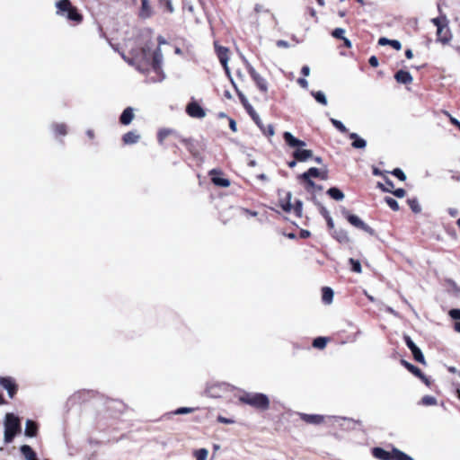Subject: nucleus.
Returning a JSON list of instances; mask_svg holds the SVG:
<instances>
[{
  "instance_id": "nucleus-38",
  "label": "nucleus",
  "mask_w": 460,
  "mask_h": 460,
  "mask_svg": "<svg viewBox=\"0 0 460 460\" xmlns=\"http://www.w3.org/2000/svg\"><path fill=\"white\" fill-rule=\"evenodd\" d=\"M349 264L351 265V270H352L354 272L361 273L362 269H361V264H360L359 261H358V260H354V259L350 258V259L349 260Z\"/></svg>"
},
{
  "instance_id": "nucleus-14",
  "label": "nucleus",
  "mask_w": 460,
  "mask_h": 460,
  "mask_svg": "<svg viewBox=\"0 0 460 460\" xmlns=\"http://www.w3.org/2000/svg\"><path fill=\"white\" fill-rule=\"evenodd\" d=\"M300 418L309 424H321L324 420V416L319 414H307V413H300Z\"/></svg>"
},
{
  "instance_id": "nucleus-63",
  "label": "nucleus",
  "mask_w": 460,
  "mask_h": 460,
  "mask_svg": "<svg viewBox=\"0 0 460 460\" xmlns=\"http://www.w3.org/2000/svg\"><path fill=\"white\" fill-rule=\"evenodd\" d=\"M432 22L437 26V29L438 28V26H444L445 25L440 18H433L432 19Z\"/></svg>"
},
{
  "instance_id": "nucleus-11",
  "label": "nucleus",
  "mask_w": 460,
  "mask_h": 460,
  "mask_svg": "<svg viewBox=\"0 0 460 460\" xmlns=\"http://www.w3.org/2000/svg\"><path fill=\"white\" fill-rule=\"evenodd\" d=\"M249 74L250 75L252 76V78L253 79V81L255 82L257 87L261 91V92H264L266 93L268 91V84H267V81L261 77L256 71L253 67L250 66L249 69Z\"/></svg>"
},
{
  "instance_id": "nucleus-45",
  "label": "nucleus",
  "mask_w": 460,
  "mask_h": 460,
  "mask_svg": "<svg viewBox=\"0 0 460 460\" xmlns=\"http://www.w3.org/2000/svg\"><path fill=\"white\" fill-rule=\"evenodd\" d=\"M392 173H393V175H394L395 177H397L401 181H405L406 180L405 173L400 168L394 169L392 172Z\"/></svg>"
},
{
  "instance_id": "nucleus-6",
  "label": "nucleus",
  "mask_w": 460,
  "mask_h": 460,
  "mask_svg": "<svg viewBox=\"0 0 460 460\" xmlns=\"http://www.w3.org/2000/svg\"><path fill=\"white\" fill-rule=\"evenodd\" d=\"M57 14L66 16L68 20L76 22H81L83 20L82 15L77 12V9L72 6L69 0H60L56 3Z\"/></svg>"
},
{
  "instance_id": "nucleus-25",
  "label": "nucleus",
  "mask_w": 460,
  "mask_h": 460,
  "mask_svg": "<svg viewBox=\"0 0 460 460\" xmlns=\"http://www.w3.org/2000/svg\"><path fill=\"white\" fill-rule=\"evenodd\" d=\"M437 35L438 38V40H440L443 43H446L449 40V35H448V30L446 26H438L437 29Z\"/></svg>"
},
{
  "instance_id": "nucleus-42",
  "label": "nucleus",
  "mask_w": 460,
  "mask_h": 460,
  "mask_svg": "<svg viewBox=\"0 0 460 460\" xmlns=\"http://www.w3.org/2000/svg\"><path fill=\"white\" fill-rule=\"evenodd\" d=\"M378 186L382 188V190L385 192H392V189L394 188V183L391 180L386 179L385 186H383L381 183H378Z\"/></svg>"
},
{
  "instance_id": "nucleus-29",
  "label": "nucleus",
  "mask_w": 460,
  "mask_h": 460,
  "mask_svg": "<svg viewBox=\"0 0 460 460\" xmlns=\"http://www.w3.org/2000/svg\"><path fill=\"white\" fill-rule=\"evenodd\" d=\"M232 85L234 86L243 108L247 107L250 105V102H248L247 98L245 97V95L239 90V88L237 87L236 84L234 83V80H232Z\"/></svg>"
},
{
  "instance_id": "nucleus-41",
  "label": "nucleus",
  "mask_w": 460,
  "mask_h": 460,
  "mask_svg": "<svg viewBox=\"0 0 460 460\" xmlns=\"http://www.w3.org/2000/svg\"><path fill=\"white\" fill-rule=\"evenodd\" d=\"M172 133L170 129H161L158 133V141L159 143H163V141Z\"/></svg>"
},
{
  "instance_id": "nucleus-39",
  "label": "nucleus",
  "mask_w": 460,
  "mask_h": 460,
  "mask_svg": "<svg viewBox=\"0 0 460 460\" xmlns=\"http://www.w3.org/2000/svg\"><path fill=\"white\" fill-rule=\"evenodd\" d=\"M421 403L426 406L436 405L437 399L434 396L426 395V396L422 397Z\"/></svg>"
},
{
  "instance_id": "nucleus-43",
  "label": "nucleus",
  "mask_w": 460,
  "mask_h": 460,
  "mask_svg": "<svg viewBox=\"0 0 460 460\" xmlns=\"http://www.w3.org/2000/svg\"><path fill=\"white\" fill-rule=\"evenodd\" d=\"M54 130L57 134L65 136L66 134V127L65 124H57L54 126Z\"/></svg>"
},
{
  "instance_id": "nucleus-21",
  "label": "nucleus",
  "mask_w": 460,
  "mask_h": 460,
  "mask_svg": "<svg viewBox=\"0 0 460 460\" xmlns=\"http://www.w3.org/2000/svg\"><path fill=\"white\" fill-rule=\"evenodd\" d=\"M140 136L136 131H129L123 136V142L126 145H132L137 143Z\"/></svg>"
},
{
  "instance_id": "nucleus-22",
  "label": "nucleus",
  "mask_w": 460,
  "mask_h": 460,
  "mask_svg": "<svg viewBox=\"0 0 460 460\" xmlns=\"http://www.w3.org/2000/svg\"><path fill=\"white\" fill-rule=\"evenodd\" d=\"M21 452L26 460H38L37 456H36V453L28 445L22 446Z\"/></svg>"
},
{
  "instance_id": "nucleus-15",
  "label": "nucleus",
  "mask_w": 460,
  "mask_h": 460,
  "mask_svg": "<svg viewBox=\"0 0 460 460\" xmlns=\"http://www.w3.org/2000/svg\"><path fill=\"white\" fill-rule=\"evenodd\" d=\"M394 78L399 84H411L413 81L411 75L409 72L404 71V70H399L395 74Z\"/></svg>"
},
{
  "instance_id": "nucleus-13",
  "label": "nucleus",
  "mask_w": 460,
  "mask_h": 460,
  "mask_svg": "<svg viewBox=\"0 0 460 460\" xmlns=\"http://www.w3.org/2000/svg\"><path fill=\"white\" fill-rule=\"evenodd\" d=\"M311 177H319L322 180H327V171L321 172L318 168L311 167L308 171L300 175L301 179H308Z\"/></svg>"
},
{
  "instance_id": "nucleus-48",
  "label": "nucleus",
  "mask_w": 460,
  "mask_h": 460,
  "mask_svg": "<svg viewBox=\"0 0 460 460\" xmlns=\"http://www.w3.org/2000/svg\"><path fill=\"white\" fill-rule=\"evenodd\" d=\"M244 109L252 119H258V113L254 111L253 107L251 104L245 107Z\"/></svg>"
},
{
  "instance_id": "nucleus-32",
  "label": "nucleus",
  "mask_w": 460,
  "mask_h": 460,
  "mask_svg": "<svg viewBox=\"0 0 460 460\" xmlns=\"http://www.w3.org/2000/svg\"><path fill=\"white\" fill-rule=\"evenodd\" d=\"M411 353H412L413 358H414V359H415L416 361H418L419 363H421V364H423V365H425V364H426V361H425L424 356H423V354H422L421 350H420L419 348H417V349H415L411 350Z\"/></svg>"
},
{
  "instance_id": "nucleus-23",
  "label": "nucleus",
  "mask_w": 460,
  "mask_h": 460,
  "mask_svg": "<svg viewBox=\"0 0 460 460\" xmlns=\"http://www.w3.org/2000/svg\"><path fill=\"white\" fill-rule=\"evenodd\" d=\"M37 429H38V427L36 425V423L31 420H28L26 421V426H25V436L27 437H35L36 434H37Z\"/></svg>"
},
{
  "instance_id": "nucleus-44",
  "label": "nucleus",
  "mask_w": 460,
  "mask_h": 460,
  "mask_svg": "<svg viewBox=\"0 0 460 460\" xmlns=\"http://www.w3.org/2000/svg\"><path fill=\"white\" fill-rule=\"evenodd\" d=\"M194 411V408H190V407H181V408H178L175 411H174V414L176 415H181V414H188V413H191Z\"/></svg>"
},
{
  "instance_id": "nucleus-2",
  "label": "nucleus",
  "mask_w": 460,
  "mask_h": 460,
  "mask_svg": "<svg viewBox=\"0 0 460 460\" xmlns=\"http://www.w3.org/2000/svg\"><path fill=\"white\" fill-rule=\"evenodd\" d=\"M283 138L286 144L294 148L293 156L298 162H305L313 157V151L305 149V142L294 137L292 133L286 131L283 133Z\"/></svg>"
},
{
  "instance_id": "nucleus-19",
  "label": "nucleus",
  "mask_w": 460,
  "mask_h": 460,
  "mask_svg": "<svg viewBox=\"0 0 460 460\" xmlns=\"http://www.w3.org/2000/svg\"><path fill=\"white\" fill-rule=\"evenodd\" d=\"M141 18L146 19L152 15V8L149 4V0H141V9L139 12Z\"/></svg>"
},
{
  "instance_id": "nucleus-57",
  "label": "nucleus",
  "mask_w": 460,
  "mask_h": 460,
  "mask_svg": "<svg viewBox=\"0 0 460 460\" xmlns=\"http://www.w3.org/2000/svg\"><path fill=\"white\" fill-rule=\"evenodd\" d=\"M266 128V134L267 136L269 137H272L274 134H275V131H274V128L271 124L268 125L267 127H265Z\"/></svg>"
},
{
  "instance_id": "nucleus-31",
  "label": "nucleus",
  "mask_w": 460,
  "mask_h": 460,
  "mask_svg": "<svg viewBox=\"0 0 460 460\" xmlns=\"http://www.w3.org/2000/svg\"><path fill=\"white\" fill-rule=\"evenodd\" d=\"M327 344V339L324 337H318L314 340L313 346L317 349H324Z\"/></svg>"
},
{
  "instance_id": "nucleus-1",
  "label": "nucleus",
  "mask_w": 460,
  "mask_h": 460,
  "mask_svg": "<svg viewBox=\"0 0 460 460\" xmlns=\"http://www.w3.org/2000/svg\"><path fill=\"white\" fill-rule=\"evenodd\" d=\"M129 55L130 57H127L121 53L123 59L129 65L135 66L139 71H145L150 66L158 76L157 81H162L164 78L162 69L164 57L160 47L152 49L150 43L147 42L136 49L131 48Z\"/></svg>"
},
{
  "instance_id": "nucleus-20",
  "label": "nucleus",
  "mask_w": 460,
  "mask_h": 460,
  "mask_svg": "<svg viewBox=\"0 0 460 460\" xmlns=\"http://www.w3.org/2000/svg\"><path fill=\"white\" fill-rule=\"evenodd\" d=\"M349 138L353 139L351 146L354 148L362 149V148H365L367 146L366 140L361 138L357 133H350Z\"/></svg>"
},
{
  "instance_id": "nucleus-28",
  "label": "nucleus",
  "mask_w": 460,
  "mask_h": 460,
  "mask_svg": "<svg viewBox=\"0 0 460 460\" xmlns=\"http://www.w3.org/2000/svg\"><path fill=\"white\" fill-rule=\"evenodd\" d=\"M232 85L234 86L243 108L247 107L250 105V102H248L247 98L245 97V95L239 90V88L237 87L236 84L234 83V80H232Z\"/></svg>"
},
{
  "instance_id": "nucleus-49",
  "label": "nucleus",
  "mask_w": 460,
  "mask_h": 460,
  "mask_svg": "<svg viewBox=\"0 0 460 460\" xmlns=\"http://www.w3.org/2000/svg\"><path fill=\"white\" fill-rule=\"evenodd\" d=\"M449 315L455 320H460V309H451Z\"/></svg>"
},
{
  "instance_id": "nucleus-47",
  "label": "nucleus",
  "mask_w": 460,
  "mask_h": 460,
  "mask_svg": "<svg viewBox=\"0 0 460 460\" xmlns=\"http://www.w3.org/2000/svg\"><path fill=\"white\" fill-rule=\"evenodd\" d=\"M303 203L301 200H296L295 206H293L294 212L300 217L302 215Z\"/></svg>"
},
{
  "instance_id": "nucleus-8",
  "label": "nucleus",
  "mask_w": 460,
  "mask_h": 460,
  "mask_svg": "<svg viewBox=\"0 0 460 460\" xmlns=\"http://www.w3.org/2000/svg\"><path fill=\"white\" fill-rule=\"evenodd\" d=\"M225 384H208L206 387L205 394L212 398H219L226 391Z\"/></svg>"
},
{
  "instance_id": "nucleus-3",
  "label": "nucleus",
  "mask_w": 460,
  "mask_h": 460,
  "mask_svg": "<svg viewBox=\"0 0 460 460\" xmlns=\"http://www.w3.org/2000/svg\"><path fill=\"white\" fill-rule=\"evenodd\" d=\"M239 401L260 411H267L270 408L269 397L261 393H244L239 396Z\"/></svg>"
},
{
  "instance_id": "nucleus-54",
  "label": "nucleus",
  "mask_w": 460,
  "mask_h": 460,
  "mask_svg": "<svg viewBox=\"0 0 460 460\" xmlns=\"http://www.w3.org/2000/svg\"><path fill=\"white\" fill-rule=\"evenodd\" d=\"M390 45L396 50H400L402 49V44L397 40H392Z\"/></svg>"
},
{
  "instance_id": "nucleus-50",
  "label": "nucleus",
  "mask_w": 460,
  "mask_h": 460,
  "mask_svg": "<svg viewBox=\"0 0 460 460\" xmlns=\"http://www.w3.org/2000/svg\"><path fill=\"white\" fill-rule=\"evenodd\" d=\"M252 120H253V121L255 122V124L260 128V129L261 130V132H262L263 134H266V128H265V126H264V124L262 123V121H261V119L260 116H258V119H252Z\"/></svg>"
},
{
  "instance_id": "nucleus-46",
  "label": "nucleus",
  "mask_w": 460,
  "mask_h": 460,
  "mask_svg": "<svg viewBox=\"0 0 460 460\" xmlns=\"http://www.w3.org/2000/svg\"><path fill=\"white\" fill-rule=\"evenodd\" d=\"M404 341L411 351L418 348L416 344L413 342V341L411 339V337L408 335H404Z\"/></svg>"
},
{
  "instance_id": "nucleus-27",
  "label": "nucleus",
  "mask_w": 460,
  "mask_h": 460,
  "mask_svg": "<svg viewBox=\"0 0 460 460\" xmlns=\"http://www.w3.org/2000/svg\"><path fill=\"white\" fill-rule=\"evenodd\" d=\"M327 194L333 199L341 201L344 199L343 192L336 187L330 188Z\"/></svg>"
},
{
  "instance_id": "nucleus-59",
  "label": "nucleus",
  "mask_w": 460,
  "mask_h": 460,
  "mask_svg": "<svg viewBox=\"0 0 460 460\" xmlns=\"http://www.w3.org/2000/svg\"><path fill=\"white\" fill-rule=\"evenodd\" d=\"M320 213L321 215L326 219L328 217H331L329 211L327 210V208L323 206H321L320 207Z\"/></svg>"
},
{
  "instance_id": "nucleus-52",
  "label": "nucleus",
  "mask_w": 460,
  "mask_h": 460,
  "mask_svg": "<svg viewBox=\"0 0 460 460\" xmlns=\"http://www.w3.org/2000/svg\"><path fill=\"white\" fill-rule=\"evenodd\" d=\"M306 184H307V190H311V189H314L316 187V184L311 180V178H308V179H303Z\"/></svg>"
},
{
  "instance_id": "nucleus-4",
  "label": "nucleus",
  "mask_w": 460,
  "mask_h": 460,
  "mask_svg": "<svg viewBox=\"0 0 460 460\" xmlns=\"http://www.w3.org/2000/svg\"><path fill=\"white\" fill-rule=\"evenodd\" d=\"M372 455L379 460H414L411 456L395 447L392 451H386L381 447H374Z\"/></svg>"
},
{
  "instance_id": "nucleus-17",
  "label": "nucleus",
  "mask_w": 460,
  "mask_h": 460,
  "mask_svg": "<svg viewBox=\"0 0 460 460\" xmlns=\"http://www.w3.org/2000/svg\"><path fill=\"white\" fill-rule=\"evenodd\" d=\"M134 117V110L131 107H128L120 115L119 121L123 125H128L132 122Z\"/></svg>"
},
{
  "instance_id": "nucleus-62",
  "label": "nucleus",
  "mask_w": 460,
  "mask_h": 460,
  "mask_svg": "<svg viewBox=\"0 0 460 460\" xmlns=\"http://www.w3.org/2000/svg\"><path fill=\"white\" fill-rule=\"evenodd\" d=\"M448 214L452 217H455L458 215V209L457 208H448Z\"/></svg>"
},
{
  "instance_id": "nucleus-7",
  "label": "nucleus",
  "mask_w": 460,
  "mask_h": 460,
  "mask_svg": "<svg viewBox=\"0 0 460 460\" xmlns=\"http://www.w3.org/2000/svg\"><path fill=\"white\" fill-rule=\"evenodd\" d=\"M344 217L347 218V220L355 227L363 230L364 232L369 234L370 235H375V230L370 227L368 225H367L365 222H363L358 216L350 214L349 211L344 210L343 212Z\"/></svg>"
},
{
  "instance_id": "nucleus-24",
  "label": "nucleus",
  "mask_w": 460,
  "mask_h": 460,
  "mask_svg": "<svg viewBox=\"0 0 460 460\" xmlns=\"http://www.w3.org/2000/svg\"><path fill=\"white\" fill-rule=\"evenodd\" d=\"M217 52L222 66H226L228 63V49L225 47H218L217 48Z\"/></svg>"
},
{
  "instance_id": "nucleus-56",
  "label": "nucleus",
  "mask_w": 460,
  "mask_h": 460,
  "mask_svg": "<svg viewBox=\"0 0 460 460\" xmlns=\"http://www.w3.org/2000/svg\"><path fill=\"white\" fill-rule=\"evenodd\" d=\"M393 193L397 198H403L405 196V190L403 189H397L393 191Z\"/></svg>"
},
{
  "instance_id": "nucleus-18",
  "label": "nucleus",
  "mask_w": 460,
  "mask_h": 460,
  "mask_svg": "<svg viewBox=\"0 0 460 460\" xmlns=\"http://www.w3.org/2000/svg\"><path fill=\"white\" fill-rule=\"evenodd\" d=\"M333 237L341 243L349 242V237L346 230L342 228L334 229L332 233Z\"/></svg>"
},
{
  "instance_id": "nucleus-58",
  "label": "nucleus",
  "mask_w": 460,
  "mask_h": 460,
  "mask_svg": "<svg viewBox=\"0 0 460 460\" xmlns=\"http://www.w3.org/2000/svg\"><path fill=\"white\" fill-rule=\"evenodd\" d=\"M391 40H389V39H387V38L382 37V38H380V39L378 40V44H379L380 46L390 45Z\"/></svg>"
},
{
  "instance_id": "nucleus-16",
  "label": "nucleus",
  "mask_w": 460,
  "mask_h": 460,
  "mask_svg": "<svg viewBox=\"0 0 460 460\" xmlns=\"http://www.w3.org/2000/svg\"><path fill=\"white\" fill-rule=\"evenodd\" d=\"M210 174L213 175L211 180L215 185L224 188H227L230 186V181L228 179L222 178L219 175H217L218 172L216 170H212L210 172Z\"/></svg>"
},
{
  "instance_id": "nucleus-60",
  "label": "nucleus",
  "mask_w": 460,
  "mask_h": 460,
  "mask_svg": "<svg viewBox=\"0 0 460 460\" xmlns=\"http://www.w3.org/2000/svg\"><path fill=\"white\" fill-rule=\"evenodd\" d=\"M297 83L299 84L300 86H302L305 89H306L308 87V82L305 78H299L297 80Z\"/></svg>"
},
{
  "instance_id": "nucleus-36",
  "label": "nucleus",
  "mask_w": 460,
  "mask_h": 460,
  "mask_svg": "<svg viewBox=\"0 0 460 460\" xmlns=\"http://www.w3.org/2000/svg\"><path fill=\"white\" fill-rule=\"evenodd\" d=\"M385 201L389 206V208L394 211L399 210V204L394 199L391 197H385Z\"/></svg>"
},
{
  "instance_id": "nucleus-33",
  "label": "nucleus",
  "mask_w": 460,
  "mask_h": 460,
  "mask_svg": "<svg viewBox=\"0 0 460 460\" xmlns=\"http://www.w3.org/2000/svg\"><path fill=\"white\" fill-rule=\"evenodd\" d=\"M291 193L288 192L287 194V200L281 204L283 210H285L286 212H290L293 210V205L291 204Z\"/></svg>"
},
{
  "instance_id": "nucleus-51",
  "label": "nucleus",
  "mask_w": 460,
  "mask_h": 460,
  "mask_svg": "<svg viewBox=\"0 0 460 460\" xmlns=\"http://www.w3.org/2000/svg\"><path fill=\"white\" fill-rule=\"evenodd\" d=\"M217 421L221 422V423H224V424H233L234 422V420L227 419V418L223 417V416H218L217 417Z\"/></svg>"
},
{
  "instance_id": "nucleus-55",
  "label": "nucleus",
  "mask_w": 460,
  "mask_h": 460,
  "mask_svg": "<svg viewBox=\"0 0 460 460\" xmlns=\"http://www.w3.org/2000/svg\"><path fill=\"white\" fill-rule=\"evenodd\" d=\"M254 12H255L256 13H261V12H269V10H266L262 4H256L254 5Z\"/></svg>"
},
{
  "instance_id": "nucleus-30",
  "label": "nucleus",
  "mask_w": 460,
  "mask_h": 460,
  "mask_svg": "<svg viewBox=\"0 0 460 460\" xmlns=\"http://www.w3.org/2000/svg\"><path fill=\"white\" fill-rule=\"evenodd\" d=\"M312 95L314 97L316 102H318L319 103H321L324 106L327 105V102H328L327 98L323 92H322V91L312 92Z\"/></svg>"
},
{
  "instance_id": "nucleus-40",
  "label": "nucleus",
  "mask_w": 460,
  "mask_h": 460,
  "mask_svg": "<svg viewBox=\"0 0 460 460\" xmlns=\"http://www.w3.org/2000/svg\"><path fill=\"white\" fill-rule=\"evenodd\" d=\"M344 33H345V30L344 29H342V28H336L335 30L332 31V37H334L336 39L343 40L344 39Z\"/></svg>"
},
{
  "instance_id": "nucleus-64",
  "label": "nucleus",
  "mask_w": 460,
  "mask_h": 460,
  "mask_svg": "<svg viewBox=\"0 0 460 460\" xmlns=\"http://www.w3.org/2000/svg\"><path fill=\"white\" fill-rule=\"evenodd\" d=\"M301 73L305 75V76H308L310 75V68L308 66H304L301 69Z\"/></svg>"
},
{
  "instance_id": "nucleus-9",
  "label": "nucleus",
  "mask_w": 460,
  "mask_h": 460,
  "mask_svg": "<svg viewBox=\"0 0 460 460\" xmlns=\"http://www.w3.org/2000/svg\"><path fill=\"white\" fill-rule=\"evenodd\" d=\"M186 111L192 118L202 119L206 116L203 108L195 102H190L186 107Z\"/></svg>"
},
{
  "instance_id": "nucleus-37",
  "label": "nucleus",
  "mask_w": 460,
  "mask_h": 460,
  "mask_svg": "<svg viewBox=\"0 0 460 460\" xmlns=\"http://www.w3.org/2000/svg\"><path fill=\"white\" fill-rule=\"evenodd\" d=\"M331 122L341 133H346L348 131V128L345 127V125L341 121H340L336 119H331Z\"/></svg>"
},
{
  "instance_id": "nucleus-35",
  "label": "nucleus",
  "mask_w": 460,
  "mask_h": 460,
  "mask_svg": "<svg viewBox=\"0 0 460 460\" xmlns=\"http://www.w3.org/2000/svg\"><path fill=\"white\" fill-rule=\"evenodd\" d=\"M408 204L411 208V209L414 212V213H419L420 212L421 210V208L419 204V201L416 199H408Z\"/></svg>"
},
{
  "instance_id": "nucleus-53",
  "label": "nucleus",
  "mask_w": 460,
  "mask_h": 460,
  "mask_svg": "<svg viewBox=\"0 0 460 460\" xmlns=\"http://www.w3.org/2000/svg\"><path fill=\"white\" fill-rule=\"evenodd\" d=\"M368 62H369V65L373 67H376L379 65L378 59L376 56L370 57Z\"/></svg>"
},
{
  "instance_id": "nucleus-34",
  "label": "nucleus",
  "mask_w": 460,
  "mask_h": 460,
  "mask_svg": "<svg viewBox=\"0 0 460 460\" xmlns=\"http://www.w3.org/2000/svg\"><path fill=\"white\" fill-rule=\"evenodd\" d=\"M196 460H207L208 456V450L206 448H200L194 453Z\"/></svg>"
},
{
  "instance_id": "nucleus-10",
  "label": "nucleus",
  "mask_w": 460,
  "mask_h": 460,
  "mask_svg": "<svg viewBox=\"0 0 460 460\" xmlns=\"http://www.w3.org/2000/svg\"><path fill=\"white\" fill-rule=\"evenodd\" d=\"M0 385L7 391L11 398L17 392V385L12 377H0Z\"/></svg>"
},
{
  "instance_id": "nucleus-26",
  "label": "nucleus",
  "mask_w": 460,
  "mask_h": 460,
  "mask_svg": "<svg viewBox=\"0 0 460 460\" xmlns=\"http://www.w3.org/2000/svg\"><path fill=\"white\" fill-rule=\"evenodd\" d=\"M333 290L331 288L325 287L323 288L322 299L326 305H330L333 299Z\"/></svg>"
},
{
  "instance_id": "nucleus-61",
  "label": "nucleus",
  "mask_w": 460,
  "mask_h": 460,
  "mask_svg": "<svg viewBox=\"0 0 460 460\" xmlns=\"http://www.w3.org/2000/svg\"><path fill=\"white\" fill-rule=\"evenodd\" d=\"M229 127L230 128L234 131V132H236L237 131V125H236V122L234 119H229Z\"/></svg>"
},
{
  "instance_id": "nucleus-5",
  "label": "nucleus",
  "mask_w": 460,
  "mask_h": 460,
  "mask_svg": "<svg viewBox=\"0 0 460 460\" xmlns=\"http://www.w3.org/2000/svg\"><path fill=\"white\" fill-rule=\"evenodd\" d=\"M20 429L21 424L19 418L13 413H7L4 420V443H11Z\"/></svg>"
},
{
  "instance_id": "nucleus-12",
  "label": "nucleus",
  "mask_w": 460,
  "mask_h": 460,
  "mask_svg": "<svg viewBox=\"0 0 460 460\" xmlns=\"http://www.w3.org/2000/svg\"><path fill=\"white\" fill-rule=\"evenodd\" d=\"M401 363L402 366H404L411 373H412L414 376H418L420 379H421L427 385H429V379L422 374L420 368L415 367L414 365L407 362L404 359L401 360Z\"/></svg>"
}]
</instances>
